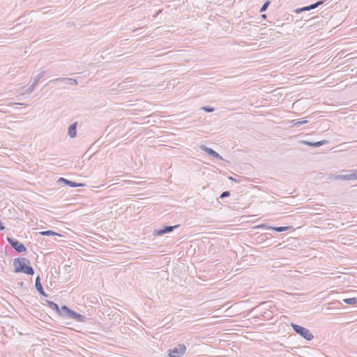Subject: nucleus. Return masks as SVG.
I'll return each instance as SVG.
<instances>
[{
    "label": "nucleus",
    "mask_w": 357,
    "mask_h": 357,
    "mask_svg": "<svg viewBox=\"0 0 357 357\" xmlns=\"http://www.w3.org/2000/svg\"><path fill=\"white\" fill-rule=\"evenodd\" d=\"M15 273H22L28 275H33L34 270L31 266L30 261L25 257H18L13 260Z\"/></svg>",
    "instance_id": "obj_1"
},
{
    "label": "nucleus",
    "mask_w": 357,
    "mask_h": 357,
    "mask_svg": "<svg viewBox=\"0 0 357 357\" xmlns=\"http://www.w3.org/2000/svg\"><path fill=\"white\" fill-rule=\"evenodd\" d=\"M59 316L66 319H73L78 322H84L86 319L84 315L71 310L66 305H63L61 307V312Z\"/></svg>",
    "instance_id": "obj_2"
},
{
    "label": "nucleus",
    "mask_w": 357,
    "mask_h": 357,
    "mask_svg": "<svg viewBox=\"0 0 357 357\" xmlns=\"http://www.w3.org/2000/svg\"><path fill=\"white\" fill-rule=\"evenodd\" d=\"M291 326L298 335H299L305 340L310 341L314 338L313 334L310 331L309 329L294 323H291Z\"/></svg>",
    "instance_id": "obj_3"
},
{
    "label": "nucleus",
    "mask_w": 357,
    "mask_h": 357,
    "mask_svg": "<svg viewBox=\"0 0 357 357\" xmlns=\"http://www.w3.org/2000/svg\"><path fill=\"white\" fill-rule=\"evenodd\" d=\"M6 239L8 243L11 246V248L14 249L16 252L21 253L26 251V246L23 243L20 242L18 240L8 236L6 238Z\"/></svg>",
    "instance_id": "obj_4"
},
{
    "label": "nucleus",
    "mask_w": 357,
    "mask_h": 357,
    "mask_svg": "<svg viewBox=\"0 0 357 357\" xmlns=\"http://www.w3.org/2000/svg\"><path fill=\"white\" fill-rule=\"evenodd\" d=\"M185 351L186 347L183 344H179L177 347L168 349L167 354L169 357H180Z\"/></svg>",
    "instance_id": "obj_5"
},
{
    "label": "nucleus",
    "mask_w": 357,
    "mask_h": 357,
    "mask_svg": "<svg viewBox=\"0 0 357 357\" xmlns=\"http://www.w3.org/2000/svg\"><path fill=\"white\" fill-rule=\"evenodd\" d=\"M56 83L60 84H68V85H77V81L73 78L68 77H59L56 79H51L46 85Z\"/></svg>",
    "instance_id": "obj_6"
},
{
    "label": "nucleus",
    "mask_w": 357,
    "mask_h": 357,
    "mask_svg": "<svg viewBox=\"0 0 357 357\" xmlns=\"http://www.w3.org/2000/svg\"><path fill=\"white\" fill-rule=\"evenodd\" d=\"M179 226H180L179 225H173V226L165 225V226H163L162 228L155 229L153 231V234L155 236H160L165 234H169V233L172 232L175 229L178 228Z\"/></svg>",
    "instance_id": "obj_7"
},
{
    "label": "nucleus",
    "mask_w": 357,
    "mask_h": 357,
    "mask_svg": "<svg viewBox=\"0 0 357 357\" xmlns=\"http://www.w3.org/2000/svg\"><path fill=\"white\" fill-rule=\"evenodd\" d=\"M57 183L59 185L64 184V185H68L70 188L83 187L85 185L84 183H76V182L68 180V179H66L65 178H62V177L59 178L57 180Z\"/></svg>",
    "instance_id": "obj_8"
},
{
    "label": "nucleus",
    "mask_w": 357,
    "mask_h": 357,
    "mask_svg": "<svg viewBox=\"0 0 357 357\" xmlns=\"http://www.w3.org/2000/svg\"><path fill=\"white\" fill-rule=\"evenodd\" d=\"M199 147L202 151H204L206 153H207L210 156L217 158L218 160H223L222 157L218 153H217L215 151H214L213 149H212L205 145H201Z\"/></svg>",
    "instance_id": "obj_9"
},
{
    "label": "nucleus",
    "mask_w": 357,
    "mask_h": 357,
    "mask_svg": "<svg viewBox=\"0 0 357 357\" xmlns=\"http://www.w3.org/2000/svg\"><path fill=\"white\" fill-rule=\"evenodd\" d=\"M300 143L312 147H319L328 143L327 140H321L316 142H312L307 140H301Z\"/></svg>",
    "instance_id": "obj_10"
},
{
    "label": "nucleus",
    "mask_w": 357,
    "mask_h": 357,
    "mask_svg": "<svg viewBox=\"0 0 357 357\" xmlns=\"http://www.w3.org/2000/svg\"><path fill=\"white\" fill-rule=\"evenodd\" d=\"M35 287L36 290L43 296L47 297L48 295L45 293V291L43 289V287L42 286V284L40 282V278L39 275H38L36 278L35 281Z\"/></svg>",
    "instance_id": "obj_11"
},
{
    "label": "nucleus",
    "mask_w": 357,
    "mask_h": 357,
    "mask_svg": "<svg viewBox=\"0 0 357 357\" xmlns=\"http://www.w3.org/2000/svg\"><path fill=\"white\" fill-rule=\"evenodd\" d=\"M77 122H74L70 125L68 128V135L70 138H75L77 136Z\"/></svg>",
    "instance_id": "obj_12"
},
{
    "label": "nucleus",
    "mask_w": 357,
    "mask_h": 357,
    "mask_svg": "<svg viewBox=\"0 0 357 357\" xmlns=\"http://www.w3.org/2000/svg\"><path fill=\"white\" fill-rule=\"evenodd\" d=\"M324 0H320V1H318L311 5L303 7V9L304 11H310V10L315 9L317 7H319V6L322 5L324 3Z\"/></svg>",
    "instance_id": "obj_13"
},
{
    "label": "nucleus",
    "mask_w": 357,
    "mask_h": 357,
    "mask_svg": "<svg viewBox=\"0 0 357 357\" xmlns=\"http://www.w3.org/2000/svg\"><path fill=\"white\" fill-rule=\"evenodd\" d=\"M46 303H47V304L49 307H50L52 310L55 311L56 313L58 315H59V314L61 312V308L59 307V306L56 303H55L53 301H49V300H46Z\"/></svg>",
    "instance_id": "obj_14"
},
{
    "label": "nucleus",
    "mask_w": 357,
    "mask_h": 357,
    "mask_svg": "<svg viewBox=\"0 0 357 357\" xmlns=\"http://www.w3.org/2000/svg\"><path fill=\"white\" fill-rule=\"evenodd\" d=\"M129 78H126L123 82L118 84L116 85V88H112L111 89V91H114V90H118V91H123V90H126L127 89V83L129 82L128 81Z\"/></svg>",
    "instance_id": "obj_15"
},
{
    "label": "nucleus",
    "mask_w": 357,
    "mask_h": 357,
    "mask_svg": "<svg viewBox=\"0 0 357 357\" xmlns=\"http://www.w3.org/2000/svg\"><path fill=\"white\" fill-rule=\"evenodd\" d=\"M271 229L274 230L277 232H282L285 231H288L292 229V226H281V227H270Z\"/></svg>",
    "instance_id": "obj_16"
},
{
    "label": "nucleus",
    "mask_w": 357,
    "mask_h": 357,
    "mask_svg": "<svg viewBox=\"0 0 357 357\" xmlns=\"http://www.w3.org/2000/svg\"><path fill=\"white\" fill-rule=\"evenodd\" d=\"M39 234H40L41 236H61L60 234H59L58 233H56V232H55L54 231H52V230L43 231L39 232Z\"/></svg>",
    "instance_id": "obj_17"
},
{
    "label": "nucleus",
    "mask_w": 357,
    "mask_h": 357,
    "mask_svg": "<svg viewBox=\"0 0 357 357\" xmlns=\"http://www.w3.org/2000/svg\"><path fill=\"white\" fill-rule=\"evenodd\" d=\"M342 301L347 305H356L357 304V298H348L342 299Z\"/></svg>",
    "instance_id": "obj_18"
},
{
    "label": "nucleus",
    "mask_w": 357,
    "mask_h": 357,
    "mask_svg": "<svg viewBox=\"0 0 357 357\" xmlns=\"http://www.w3.org/2000/svg\"><path fill=\"white\" fill-rule=\"evenodd\" d=\"M291 126H292L298 127L301 125L307 123V120L299 121V120H297V119H294V120H292L291 121Z\"/></svg>",
    "instance_id": "obj_19"
},
{
    "label": "nucleus",
    "mask_w": 357,
    "mask_h": 357,
    "mask_svg": "<svg viewBox=\"0 0 357 357\" xmlns=\"http://www.w3.org/2000/svg\"><path fill=\"white\" fill-rule=\"evenodd\" d=\"M45 71H41L40 73H39L38 74H37L35 77H34V80H33V83L35 84H38V82L40 81V79L44 77L45 75Z\"/></svg>",
    "instance_id": "obj_20"
},
{
    "label": "nucleus",
    "mask_w": 357,
    "mask_h": 357,
    "mask_svg": "<svg viewBox=\"0 0 357 357\" xmlns=\"http://www.w3.org/2000/svg\"><path fill=\"white\" fill-rule=\"evenodd\" d=\"M337 179L340 180H351V174H339L335 177Z\"/></svg>",
    "instance_id": "obj_21"
},
{
    "label": "nucleus",
    "mask_w": 357,
    "mask_h": 357,
    "mask_svg": "<svg viewBox=\"0 0 357 357\" xmlns=\"http://www.w3.org/2000/svg\"><path fill=\"white\" fill-rule=\"evenodd\" d=\"M36 84H35L33 82L31 85H29V86L27 87V89L25 90V92H24V93H27V94H29V93H32V92L34 91V89H35V88H36Z\"/></svg>",
    "instance_id": "obj_22"
},
{
    "label": "nucleus",
    "mask_w": 357,
    "mask_h": 357,
    "mask_svg": "<svg viewBox=\"0 0 357 357\" xmlns=\"http://www.w3.org/2000/svg\"><path fill=\"white\" fill-rule=\"evenodd\" d=\"M270 4H271V1H265L264 3L261 7V8L259 10V12L260 13L265 12L267 10V8H268V7L269 6Z\"/></svg>",
    "instance_id": "obj_23"
},
{
    "label": "nucleus",
    "mask_w": 357,
    "mask_h": 357,
    "mask_svg": "<svg viewBox=\"0 0 357 357\" xmlns=\"http://www.w3.org/2000/svg\"><path fill=\"white\" fill-rule=\"evenodd\" d=\"M202 109H203L206 112H212L215 110L214 107L210 106L202 107Z\"/></svg>",
    "instance_id": "obj_24"
},
{
    "label": "nucleus",
    "mask_w": 357,
    "mask_h": 357,
    "mask_svg": "<svg viewBox=\"0 0 357 357\" xmlns=\"http://www.w3.org/2000/svg\"><path fill=\"white\" fill-rule=\"evenodd\" d=\"M63 269L66 273L70 274L72 271L71 265L66 264L63 266Z\"/></svg>",
    "instance_id": "obj_25"
},
{
    "label": "nucleus",
    "mask_w": 357,
    "mask_h": 357,
    "mask_svg": "<svg viewBox=\"0 0 357 357\" xmlns=\"http://www.w3.org/2000/svg\"><path fill=\"white\" fill-rule=\"evenodd\" d=\"M351 180H357V170H351Z\"/></svg>",
    "instance_id": "obj_26"
},
{
    "label": "nucleus",
    "mask_w": 357,
    "mask_h": 357,
    "mask_svg": "<svg viewBox=\"0 0 357 357\" xmlns=\"http://www.w3.org/2000/svg\"><path fill=\"white\" fill-rule=\"evenodd\" d=\"M270 227L271 226H268L266 224H261L255 227L257 229H271Z\"/></svg>",
    "instance_id": "obj_27"
},
{
    "label": "nucleus",
    "mask_w": 357,
    "mask_h": 357,
    "mask_svg": "<svg viewBox=\"0 0 357 357\" xmlns=\"http://www.w3.org/2000/svg\"><path fill=\"white\" fill-rule=\"evenodd\" d=\"M229 195H230L229 191H224L220 195V198L223 199V198L229 197Z\"/></svg>",
    "instance_id": "obj_28"
},
{
    "label": "nucleus",
    "mask_w": 357,
    "mask_h": 357,
    "mask_svg": "<svg viewBox=\"0 0 357 357\" xmlns=\"http://www.w3.org/2000/svg\"><path fill=\"white\" fill-rule=\"evenodd\" d=\"M303 11H304L303 8H297L296 10H295V13H300Z\"/></svg>",
    "instance_id": "obj_29"
},
{
    "label": "nucleus",
    "mask_w": 357,
    "mask_h": 357,
    "mask_svg": "<svg viewBox=\"0 0 357 357\" xmlns=\"http://www.w3.org/2000/svg\"><path fill=\"white\" fill-rule=\"evenodd\" d=\"M17 284H18L19 287H22L24 286V282H22H22H19L17 283Z\"/></svg>",
    "instance_id": "obj_30"
},
{
    "label": "nucleus",
    "mask_w": 357,
    "mask_h": 357,
    "mask_svg": "<svg viewBox=\"0 0 357 357\" xmlns=\"http://www.w3.org/2000/svg\"><path fill=\"white\" fill-rule=\"evenodd\" d=\"M261 17L265 19L266 17V15H265V14L261 15Z\"/></svg>",
    "instance_id": "obj_31"
},
{
    "label": "nucleus",
    "mask_w": 357,
    "mask_h": 357,
    "mask_svg": "<svg viewBox=\"0 0 357 357\" xmlns=\"http://www.w3.org/2000/svg\"><path fill=\"white\" fill-rule=\"evenodd\" d=\"M17 105H25L26 104L24 103H17Z\"/></svg>",
    "instance_id": "obj_32"
},
{
    "label": "nucleus",
    "mask_w": 357,
    "mask_h": 357,
    "mask_svg": "<svg viewBox=\"0 0 357 357\" xmlns=\"http://www.w3.org/2000/svg\"><path fill=\"white\" fill-rule=\"evenodd\" d=\"M229 178H230V179H231V180H233V181H236V182H237V181H236V179H233V178H232V177H230Z\"/></svg>",
    "instance_id": "obj_33"
}]
</instances>
